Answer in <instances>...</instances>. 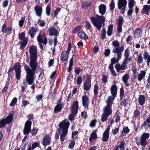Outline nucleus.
Wrapping results in <instances>:
<instances>
[{
  "instance_id": "2",
  "label": "nucleus",
  "mask_w": 150,
  "mask_h": 150,
  "mask_svg": "<svg viewBox=\"0 0 150 150\" xmlns=\"http://www.w3.org/2000/svg\"><path fill=\"white\" fill-rule=\"evenodd\" d=\"M125 46L122 45L120 47H114L112 50V52L113 53L116 54L117 58L114 57L111 59V63L109 67H113V65L115 63H118L122 57V52L124 50Z\"/></svg>"
},
{
  "instance_id": "32",
  "label": "nucleus",
  "mask_w": 150,
  "mask_h": 150,
  "mask_svg": "<svg viewBox=\"0 0 150 150\" xmlns=\"http://www.w3.org/2000/svg\"><path fill=\"white\" fill-rule=\"evenodd\" d=\"M146 98L144 95H140L138 98V102L140 105H143L145 103Z\"/></svg>"
},
{
  "instance_id": "54",
  "label": "nucleus",
  "mask_w": 150,
  "mask_h": 150,
  "mask_svg": "<svg viewBox=\"0 0 150 150\" xmlns=\"http://www.w3.org/2000/svg\"><path fill=\"white\" fill-rule=\"evenodd\" d=\"M61 8L58 7L56 8L54 11V17H53L57 18L58 12L61 11Z\"/></svg>"
},
{
  "instance_id": "27",
  "label": "nucleus",
  "mask_w": 150,
  "mask_h": 150,
  "mask_svg": "<svg viewBox=\"0 0 150 150\" xmlns=\"http://www.w3.org/2000/svg\"><path fill=\"white\" fill-rule=\"evenodd\" d=\"M92 4L91 1H85L82 2L81 3V8H82L86 10Z\"/></svg>"
},
{
  "instance_id": "39",
  "label": "nucleus",
  "mask_w": 150,
  "mask_h": 150,
  "mask_svg": "<svg viewBox=\"0 0 150 150\" xmlns=\"http://www.w3.org/2000/svg\"><path fill=\"white\" fill-rule=\"evenodd\" d=\"M109 96L107 101V104L112 105L113 103V101L115 100V98L116 97V96Z\"/></svg>"
},
{
  "instance_id": "57",
  "label": "nucleus",
  "mask_w": 150,
  "mask_h": 150,
  "mask_svg": "<svg viewBox=\"0 0 150 150\" xmlns=\"http://www.w3.org/2000/svg\"><path fill=\"white\" fill-rule=\"evenodd\" d=\"M109 69L112 74L114 76H117V74L114 69L113 67H109Z\"/></svg>"
},
{
  "instance_id": "51",
  "label": "nucleus",
  "mask_w": 150,
  "mask_h": 150,
  "mask_svg": "<svg viewBox=\"0 0 150 150\" xmlns=\"http://www.w3.org/2000/svg\"><path fill=\"white\" fill-rule=\"evenodd\" d=\"M39 144L38 142H34L32 144V146L30 144L29 146V147H30V148L32 150H33L35 148L39 146Z\"/></svg>"
},
{
  "instance_id": "1",
  "label": "nucleus",
  "mask_w": 150,
  "mask_h": 150,
  "mask_svg": "<svg viewBox=\"0 0 150 150\" xmlns=\"http://www.w3.org/2000/svg\"><path fill=\"white\" fill-rule=\"evenodd\" d=\"M99 11L101 15L100 16L97 14L96 17L90 16L89 17L90 20L94 26L100 31L102 27L104 25L105 21V18L103 16L105 13L106 10V7L104 4H101L98 7Z\"/></svg>"
},
{
  "instance_id": "49",
  "label": "nucleus",
  "mask_w": 150,
  "mask_h": 150,
  "mask_svg": "<svg viewBox=\"0 0 150 150\" xmlns=\"http://www.w3.org/2000/svg\"><path fill=\"white\" fill-rule=\"evenodd\" d=\"M102 32L101 34V39H104L106 38V31L105 28H103L102 30Z\"/></svg>"
},
{
  "instance_id": "29",
  "label": "nucleus",
  "mask_w": 150,
  "mask_h": 150,
  "mask_svg": "<svg viewBox=\"0 0 150 150\" xmlns=\"http://www.w3.org/2000/svg\"><path fill=\"white\" fill-rule=\"evenodd\" d=\"M117 87L115 84L112 85L110 88L111 95L112 96H116Z\"/></svg>"
},
{
  "instance_id": "63",
  "label": "nucleus",
  "mask_w": 150,
  "mask_h": 150,
  "mask_svg": "<svg viewBox=\"0 0 150 150\" xmlns=\"http://www.w3.org/2000/svg\"><path fill=\"white\" fill-rule=\"evenodd\" d=\"M130 54V51L128 48L126 49L125 51L124 56L125 57H129Z\"/></svg>"
},
{
  "instance_id": "16",
  "label": "nucleus",
  "mask_w": 150,
  "mask_h": 150,
  "mask_svg": "<svg viewBox=\"0 0 150 150\" xmlns=\"http://www.w3.org/2000/svg\"><path fill=\"white\" fill-rule=\"evenodd\" d=\"M37 39L39 43L46 45L47 42V38L45 37V34H43L42 35H39L37 37Z\"/></svg>"
},
{
  "instance_id": "46",
  "label": "nucleus",
  "mask_w": 150,
  "mask_h": 150,
  "mask_svg": "<svg viewBox=\"0 0 150 150\" xmlns=\"http://www.w3.org/2000/svg\"><path fill=\"white\" fill-rule=\"evenodd\" d=\"M109 115L103 113L101 118V120L103 122H105L108 119Z\"/></svg>"
},
{
  "instance_id": "11",
  "label": "nucleus",
  "mask_w": 150,
  "mask_h": 150,
  "mask_svg": "<svg viewBox=\"0 0 150 150\" xmlns=\"http://www.w3.org/2000/svg\"><path fill=\"white\" fill-rule=\"evenodd\" d=\"M32 124L31 120H27L24 125V127L23 130V133L24 135L28 134L30 131L31 126Z\"/></svg>"
},
{
  "instance_id": "48",
  "label": "nucleus",
  "mask_w": 150,
  "mask_h": 150,
  "mask_svg": "<svg viewBox=\"0 0 150 150\" xmlns=\"http://www.w3.org/2000/svg\"><path fill=\"white\" fill-rule=\"evenodd\" d=\"M85 26L87 29L88 30L90 31L92 30V26L91 23L88 21H86Z\"/></svg>"
},
{
  "instance_id": "59",
  "label": "nucleus",
  "mask_w": 150,
  "mask_h": 150,
  "mask_svg": "<svg viewBox=\"0 0 150 150\" xmlns=\"http://www.w3.org/2000/svg\"><path fill=\"white\" fill-rule=\"evenodd\" d=\"M25 33L24 32H22L21 34H19V37L18 38L19 40L23 41L25 38Z\"/></svg>"
},
{
  "instance_id": "4",
  "label": "nucleus",
  "mask_w": 150,
  "mask_h": 150,
  "mask_svg": "<svg viewBox=\"0 0 150 150\" xmlns=\"http://www.w3.org/2000/svg\"><path fill=\"white\" fill-rule=\"evenodd\" d=\"M37 58H30V61L29 63L30 66L29 68V74L33 76H35V71L38 66Z\"/></svg>"
},
{
  "instance_id": "47",
  "label": "nucleus",
  "mask_w": 150,
  "mask_h": 150,
  "mask_svg": "<svg viewBox=\"0 0 150 150\" xmlns=\"http://www.w3.org/2000/svg\"><path fill=\"white\" fill-rule=\"evenodd\" d=\"M38 130V129H36L35 127H33L31 130V129H30V132L32 135L33 136L37 134Z\"/></svg>"
},
{
  "instance_id": "6",
  "label": "nucleus",
  "mask_w": 150,
  "mask_h": 150,
  "mask_svg": "<svg viewBox=\"0 0 150 150\" xmlns=\"http://www.w3.org/2000/svg\"><path fill=\"white\" fill-rule=\"evenodd\" d=\"M13 67L15 72L16 79L18 80L20 79L21 72L20 64L18 62H16L14 65Z\"/></svg>"
},
{
  "instance_id": "5",
  "label": "nucleus",
  "mask_w": 150,
  "mask_h": 150,
  "mask_svg": "<svg viewBox=\"0 0 150 150\" xmlns=\"http://www.w3.org/2000/svg\"><path fill=\"white\" fill-rule=\"evenodd\" d=\"M71 48V44L70 42L68 43V49L66 51H63L61 53V59L63 62H67L68 60L70 51Z\"/></svg>"
},
{
  "instance_id": "36",
  "label": "nucleus",
  "mask_w": 150,
  "mask_h": 150,
  "mask_svg": "<svg viewBox=\"0 0 150 150\" xmlns=\"http://www.w3.org/2000/svg\"><path fill=\"white\" fill-rule=\"evenodd\" d=\"M97 138V135L95 131H93L91 134L89 140L91 143H92L93 140H95Z\"/></svg>"
},
{
  "instance_id": "58",
  "label": "nucleus",
  "mask_w": 150,
  "mask_h": 150,
  "mask_svg": "<svg viewBox=\"0 0 150 150\" xmlns=\"http://www.w3.org/2000/svg\"><path fill=\"white\" fill-rule=\"evenodd\" d=\"M98 89L99 87L97 85V84H96L95 85H94L93 92L95 96H96L97 95L98 93Z\"/></svg>"
},
{
  "instance_id": "52",
  "label": "nucleus",
  "mask_w": 150,
  "mask_h": 150,
  "mask_svg": "<svg viewBox=\"0 0 150 150\" xmlns=\"http://www.w3.org/2000/svg\"><path fill=\"white\" fill-rule=\"evenodd\" d=\"M82 78L81 76H79L77 77L76 84L78 85H80L82 82Z\"/></svg>"
},
{
  "instance_id": "60",
  "label": "nucleus",
  "mask_w": 150,
  "mask_h": 150,
  "mask_svg": "<svg viewBox=\"0 0 150 150\" xmlns=\"http://www.w3.org/2000/svg\"><path fill=\"white\" fill-rule=\"evenodd\" d=\"M143 62V59L142 56V54L140 53L138 56V58L137 59V62L139 64H141Z\"/></svg>"
},
{
  "instance_id": "64",
  "label": "nucleus",
  "mask_w": 150,
  "mask_h": 150,
  "mask_svg": "<svg viewBox=\"0 0 150 150\" xmlns=\"http://www.w3.org/2000/svg\"><path fill=\"white\" fill-rule=\"evenodd\" d=\"M75 145V141L74 140H72L70 143L68 148L69 149H73Z\"/></svg>"
},
{
  "instance_id": "12",
  "label": "nucleus",
  "mask_w": 150,
  "mask_h": 150,
  "mask_svg": "<svg viewBox=\"0 0 150 150\" xmlns=\"http://www.w3.org/2000/svg\"><path fill=\"white\" fill-rule=\"evenodd\" d=\"M12 27L10 26L7 27L6 23L5 22L2 25L1 29V32L3 33H6L7 35H10L12 33Z\"/></svg>"
},
{
  "instance_id": "8",
  "label": "nucleus",
  "mask_w": 150,
  "mask_h": 150,
  "mask_svg": "<svg viewBox=\"0 0 150 150\" xmlns=\"http://www.w3.org/2000/svg\"><path fill=\"white\" fill-rule=\"evenodd\" d=\"M35 78V76H33L29 74H26L25 79L23 81V84L24 86H26L27 83L29 85H31L33 83L34 80Z\"/></svg>"
},
{
  "instance_id": "18",
  "label": "nucleus",
  "mask_w": 150,
  "mask_h": 150,
  "mask_svg": "<svg viewBox=\"0 0 150 150\" xmlns=\"http://www.w3.org/2000/svg\"><path fill=\"white\" fill-rule=\"evenodd\" d=\"M48 32L49 33V35L51 36L54 35L57 37L59 35V32L54 26L50 27L48 30Z\"/></svg>"
},
{
  "instance_id": "15",
  "label": "nucleus",
  "mask_w": 150,
  "mask_h": 150,
  "mask_svg": "<svg viewBox=\"0 0 150 150\" xmlns=\"http://www.w3.org/2000/svg\"><path fill=\"white\" fill-rule=\"evenodd\" d=\"M51 137L48 135H46L43 137L42 141V144L44 147L50 145L51 143Z\"/></svg>"
},
{
  "instance_id": "13",
  "label": "nucleus",
  "mask_w": 150,
  "mask_h": 150,
  "mask_svg": "<svg viewBox=\"0 0 150 150\" xmlns=\"http://www.w3.org/2000/svg\"><path fill=\"white\" fill-rule=\"evenodd\" d=\"M30 58H38V50L36 46L32 45L29 47Z\"/></svg>"
},
{
  "instance_id": "50",
  "label": "nucleus",
  "mask_w": 150,
  "mask_h": 150,
  "mask_svg": "<svg viewBox=\"0 0 150 150\" xmlns=\"http://www.w3.org/2000/svg\"><path fill=\"white\" fill-rule=\"evenodd\" d=\"M120 100H122L123 98L125 96H124V91L123 88H121L120 90Z\"/></svg>"
},
{
  "instance_id": "43",
  "label": "nucleus",
  "mask_w": 150,
  "mask_h": 150,
  "mask_svg": "<svg viewBox=\"0 0 150 150\" xmlns=\"http://www.w3.org/2000/svg\"><path fill=\"white\" fill-rule=\"evenodd\" d=\"M128 1V8H133L134 6L136 5L135 1L134 0H129Z\"/></svg>"
},
{
  "instance_id": "55",
  "label": "nucleus",
  "mask_w": 150,
  "mask_h": 150,
  "mask_svg": "<svg viewBox=\"0 0 150 150\" xmlns=\"http://www.w3.org/2000/svg\"><path fill=\"white\" fill-rule=\"evenodd\" d=\"M38 23L39 24L40 26L41 27H43L45 25V22L44 20H41L40 18L38 21Z\"/></svg>"
},
{
  "instance_id": "40",
  "label": "nucleus",
  "mask_w": 150,
  "mask_h": 150,
  "mask_svg": "<svg viewBox=\"0 0 150 150\" xmlns=\"http://www.w3.org/2000/svg\"><path fill=\"white\" fill-rule=\"evenodd\" d=\"M124 20L123 17L122 16H119L118 19L117 21V24L118 25H123Z\"/></svg>"
},
{
  "instance_id": "25",
  "label": "nucleus",
  "mask_w": 150,
  "mask_h": 150,
  "mask_svg": "<svg viewBox=\"0 0 150 150\" xmlns=\"http://www.w3.org/2000/svg\"><path fill=\"white\" fill-rule=\"evenodd\" d=\"M37 30V29L35 27H32L31 29H30L28 31V33L31 38H34Z\"/></svg>"
},
{
  "instance_id": "9",
  "label": "nucleus",
  "mask_w": 150,
  "mask_h": 150,
  "mask_svg": "<svg viewBox=\"0 0 150 150\" xmlns=\"http://www.w3.org/2000/svg\"><path fill=\"white\" fill-rule=\"evenodd\" d=\"M127 3L126 0H118V8L121 10V13L122 14H123L125 11Z\"/></svg>"
},
{
  "instance_id": "56",
  "label": "nucleus",
  "mask_w": 150,
  "mask_h": 150,
  "mask_svg": "<svg viewBox=\"0 0 150 150\" xmlns=\"http://www.w3.org/2000/svg\"><path fill=\"white\" fill-rule=\"evenodd\" d=\"M136 144L138 146L141 145L142 146V150H145V147L147 144V143L139 142H137Z\"/></svg>"
},
{
  "instance_id": "23",
  "label": "nucleus",
  "mask_w": 150,
  "mask_h": 150,
  "mask_svg": "<svg viewBox=\"0 0 150 150\" xmlns=\"http://www.w3.org/2000/svg\"><path fill=\"white\" fill-rule=\"evenodd\" d=\"M35 14L37 16L41 17L42 13V8L38 5L36 6L34 8Z\"/></svg>"
},
{
  "instance_id": "38",
  "label": "nucleus",
  "mask_w": 150,
  "mask_h": 150,
  "mask_svg": "<svg viewBox=\"0 0 150 150\" xmlns=\"http://www.w3.org/2000/svg\"><path fill=\"white\" fill-rule=\"evenodd\" d=\"M113 25L112 24L109 25L108 26V29L107 32V34L108 36H110L113 31Z\"/></svg>"
},
{
  "instance_id": "14",
  "label": "nucleus",
  "mask_w": 150,
  "mask_h": 150,
  "mask_svg": "<svg viewBox=\"0 0 150 150\" xmlns=\"http://www.w3.org/2000/svg\"><path fill=\"white\" fill-rule=\"evenodd\" d=\"M79 101L78 100L75 101L71 108V112L75 115H76L78 112L79 108Z\"/></svg>"
},
{
  "instance_id": "33",
  "label": "nucleus",
  "mask_w": 150,
  "mask_h": 150,
  "mask_svg": "<svg viewBox=\"0 0 150 150\" xmlns=\"http://www.w3.org/2000/svg\"><path fill=\"white\" fill-rule=\"evenodd\" d=\"M130 131V129L128 127H124L123 128V130L122 131L121 134L120 136V137H122L125 136L128 134Z\"/></svg>"
},
{
  "instance_id": "28",
  "label": "nucleus",
  "mask_w": 150,
  "mask_h": 150,
  "mask_svg": "<svg viewBox=\"0 0 150 150\" xmlns=\"http://www.w3.org/2000/svg\"><path fill=\"white\" fill-rule=\"evenodd\" d=\"M150 10V6L147 5L143 6V8L142 9L141 12L146 15H149Z\"/></svg>"
},
{
  "instance_id": "62",
  "label": "nucleus",
  "mask_w": 150,
  "mask_h": 150,
  "mask_svg": "<svg viewBox=\"0 0 150 150\" xmlns=\"http://www.w3.org/2000/svg\"><path fill=\"white\" fill-rule=\"evenodd\" d=\"M17 101V99L15 97L13 98L10 104V106L13 107L16 104Z\"/></svg>"
},
{
  "instance_id": "26",
  "label": "nucleus",
  "mask_w": 150,
  "mask_h": 150,
  "mask_svg": "<svg viewBox=\"0 0 150 150\" xmlns=\"http://www.w3.org/2000/svg\"><path fill=\"white\" fill-rule=\"evenodd\" d=\"M142 30L141 28L136 29L133 33L134 38L136 37L139 38L141 37L142 35Z\"/></svg>"
},
{
  "instance_id": "19",
  "label": "nucleus",
  "mask_w": 150,
  "mask_h": 150,
  "mask_svg": "<svg viewBox=\"0 0 150 150\" xmlns=\"http://www.w3.org/2000/svg\"><path fill=\"white\" fill-rule=\"evenodd\" d=\"M150 136V134L149 133H144L140 137V142H139L147 143L146 139H148Z\"/></svg>"
},
{
  "instance_id": "61",
  "label": "nucleus",
  "mask_w": 150,
  "mask_h": 150,
  "mask_svg": "<svg viewBox=\"0 0 150 150\" xmlns=\"http://www.w3.org/2000/svg\"><path fill=\"white\" fill-rule=\"evenodd\" d=\"M22 64L24 67V69L26 71V74H29V67L28 65L26 64L25 62H23Z\"/></svg>"
},
{
  "instance_id": "7",
  "label": "nucleus",
  "mask_w": 150,
  "mask_h": 150,
  "mask_svg": "<svg viewBox=\"0 0 150 150\" xmlns=\"http://www.w3.org/2000/svg\"><path fill=\"white\" fill-rule=\"evenodd\" d=\"M13 117L11 114L6 118L3 119L0 121V128H3L7 124H9L13 120Z\"/></svg>"
},
{
  "instance_id": "31",
  "label": "nucleus",
  "mask_w": 150,
  "mask_h": 150,
  "mask_svg": "<svg viewBox=\"0 0 150 150\" xmlns=\"http://www.w3.org/2000/svg\"><path fill=\"white\" fill-rule=\"evenodd\" d=\"M28 39L27 37H25L22 42H20L19 43H21L20 49V50H23L24 48L28 44Z\"/></svg>"
},
{
  "instance_id": "20",
  "label": "nucleus",
  "mask_w": 150,
  "mask_h": 150,
  "mask_svg": "<svg viewBox=\"0 0 150 150\" xmlns=\"http://www.w3.org/2000/svg\"><path fill=\"white\" fill-rule=\"evenodd\" d=\"M89 98L86 95H83L82 97V105L85 107H88L89 105Z\"/></svg>"
},
{
  "instance_id": "45",
  "label": "nucleus",
  "mask_w": 150,
  "mask_h": 150,
  "mask_svg": "<svg viewBox=\"0 0 150 150\" xmlns=\"http://www.w3.org/2000/svg\"><path fill=\"white\" fill-rule=\"evenodd\" d=\"M150 123V114L146 119L144 121V123L142 125V126L144 127H145L146 125L148 126L149 124Z\"/></svg>"
},
{
  "instance_id": "22",
  "label": "nucleus",
  "mask_w": 150,
  "mask_h": 150,
  "mask_svg": "<svg viewBox=\"0 0 150 150\" xmlns=\"http://www.w3.org/2000/svg\"><path fill=\"white\" fill-rule=\"evenodd\" d=\"M120 144L117 145L114 150H125V143L123 141H121ZM126 150H129L128 148H127Z\"/></svg>"
},
{
  "instance_id": "37",
  "label": "nucleus",
  "mask_w": 150,
  "mask_h": 150,
  "mask_svg": "<svg viewBox=\"0 0 150 150\" xmlns=\"http://www.w3.org/2000/svg\"><path fill=\"white\" fill-rule=\"evenodd\" d=\"M143 57L145 60H147V66H148L150 62V55H149L148 52L147 51H145L144 52Z\"/></svg>"
},
{
  "instance_id": "35",
  "label": "nucleus",
  "mask_w": 150,
  "mask_h": 150,
  "mask_svg": "<svg viewBox=\"0 0 150 150\" xmlns=\"http://www.w3.org/2000/svg\"><path fill=\"white\" fill-rule=\"evenodd\" d=\"M78 36L81 39L87 40L88 39V37L83 31L79 32L78 33Z\"/></svg>"
},
{
  "instance_id": "3",
  "label": "nucleus",
  "mask_w": 150,
  "mask_h": 150,
  "mask_svg": "<svg viewBox=\"0 0 150 150\" xmlns=\"http://www.w3.org/2000/svg\"><path fill=\"white\" fill-rule=\"evenodd\" d=\"M70 124V123L68 121L64 120L59 125V130H58V131L60 133V129H62V134L61 135L60 137V140L62 142L64 141L65 139V137L67 135Z\"/></svg>"
},
{
  "instance_id": "41",
  "label": "nucleus",
  "mask_w": 150,
  "mask_h": 150,
  "mask_svg": "<svg viewBox=\"0 0 150 150\" xmlns=\"http://www.w3.org/2000/svg\"><path fill=\"white\" fill-rule=\"evenodd\" d=\"M82 28V26L79 25L76 27L72 31V33L75 34L79 31Z\"/></svg>"
},
{
  "instance_id": "24",
  "label": "nucleus",
  "mask_w": 150,
  "mask_h": 150,
  "mask_svg": "<svg viewBox=\"0 0 150 150\" xmlns=\"http://www.w3.org/2000/svg\"><path fill=\"white\" fill-rule=\"evenodd\" d=\"M64 104L63 103L57 104L55 107L54 112L55 113H57L61 111L64 106Z\"/></svg>"
},
{
  "instance_id": "21",
  "label": "nucleus",
  "mask_w": 150,
  "mask_h": 150,
  "mask_svg": "<svg viewBox=\"0 0 150 150\" xmlns=\"http://www.w3.org/2000/svg\"><path fill=\"white\" fill-rule=\"evenodd\" d=\"M112 105L107 104L106 106L104 108L103 113L109 115H110L112 112Z\"/></svg>"
},
{
  "instance_id": "30",
  "label": "nucleus",
  "mask_w": 150,
  "mask_h": 150,
  "mask_svg": "<svg viewBox=\"0 0 150 150\" xmlns=\"http://www.w3.org/2000/svg\"><path fill=\"white\" fill-rule=\"evenodd\" d=\"M126 66L122 63V65H121L119 64H116L115 66V67L117 70V72H119L120 70H124L126 67Z\"/></svg>"
},
{
  "instance_id": "17",
  "label": "nucleus",
  "mask_w": 150,
  "mask_h": 150,
  "mask_svg": "<svg viewBox=\"0 0 150 150\" xmlns=\"http://www.w3.org/2000/svg\"><path fill=\"white\" fill-rule=\"evenodd\" d=\"M110 129V126H108L105 129L103 134L102 141L103 142H107L109 139V130Z\"/></svg>"
},
{
  "instance_id": "42",
  "label": "nucleus",
  "mask_w": 150,
  "mask_h": 150,
  "mask_svg": "<svg viewBox=\"0 0 150 150\" xmlns=\"http://www.w3.org/2000/svg\"><path fill=\"white\" fill-rule=\"evenodd\" d=\"M128 99L127 98H123L121 100L120 104L121 105L125 107L127 106L128 104Z\"/></svg>"
},
{
  "instance_id": "34",
  "label": "nucleus",
  "mask_w": 150,
  "mask_h": 150,
  "mask_svg": "<svg viewBox=\"0 0 150 150\" xmlns=\"http://www.w3.org/2000/svg\"><path fill=\"white\" fill-rule=\"evenodd\" d=\"M146 72L145 71L141 70L140 73L137 74V79L139 81H140L144 77Z\"/></svg>"
},
{
  "instance_id": "53",
  "label": "nucleus",
  "mask_w": 150,
  "mask_h": 150,
  "mask_svg": "<svg viewBox=\"0 0 150 150\" xmlns=\"http://www.w3.org/2000/svg\"><path fill=\"white\" fill-rule=\"evenodd\" d=\"M129 76L127 74L124 75L122 77V80L124 83H127L129 79Z\"/></svg>"
},
{
  "instance_id": "44",
  "label": "nucleus",
  "mask_w": 150,
  "mask_h": 150,
  "mask_svg": "<svg viewBox=\"0 0 150 150\" xmlns=\"http://www.w3.org/2000/svg\"><path fill=\"white\" fill-rule=\"evenodd\" d=\"M109 6L110 7V10L111 11L113 12L114 9L115 7V4L114 0H112L111 2L109 5Z\"/></svg>"
},
{
  "instance_id": "10",
  "label": "nucleus",
  "mask_w": 150,
  "mask_h": 150,
  "mask_svg": "<svg viewBox=\"0 0 150 150\" xmlns=\"http://www.w3.org/2000/svg\"><path fill=\"white\" fill-rule=\"evenodd\" d=\"M91 75H88L87 76V79L83 85V88L84 90L88 91L90 90L91 85Z\"/></svg>"
}]
</instances>
